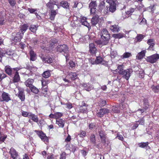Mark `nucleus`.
<instances>
[{
  "label": "nucleus",
  "mask_w": 159,
  "mask_h": 159,
  "mask_svg": "<svg viewBox=\"0 0 159 159\" xmlns=\"http://www.w3.org/2000/svg\"><path fill=\"white\" fill-rule=\"evenodd\" d=\"M99 16L98 15H96L94 16L91 19V23L93 25H96L98 21Z\"/></svg>",
  "instance_id": "nucleus-18"
},
{
  "label": "nucleus",
  "mask_w": 159,
  "mask_h": 159,
  "mask_svg": "<svg viewBox=\"0 0 159 159\" xmlns=\"http://www.w3.org/2000/svg\"><path fill=\"white\" fill-rule=\"evenodd\" d=\"M17 90H18L19 94L18 96L19 98L22 101H24L25 99V95L24 93V89L19 87L17 88L14 90L16 94V91ZM16 95H17V94H16Z\"/></svg>",
  "instance_id": "nucleus-6"
},
{
  "label": "nucleus",
  "mask_w": 159,
  "mask_h": 159,
  "mask_svg": "<svg viewBox=\"0 0 159 159\" xmlns=\"http://www.w3.org/2000/svg\"><path fill=\"white\" fill-rule=\"evenodd\" d=\"M143 108L145 110L148 108L149 107V104L147 99H145L143 101Z\"/></svg>",
  "instance_id": "nucleus-41"
},
{
  "label": "nucleus",
  "mask_w": 159,
  "mask_h": 159,
  "mask_svg": "<svg viewBox=\"0 0 159 159\" xmlns=\"http://www.w3.org/2000/svg\"><path fill=\"white\" fill-rule=\"evenodd\" d=\"M89 61L92 64H103V62L104 61H103L102 58L98 57H97L96 60H94V59L91 58L89 60Z\"/></svg>",
  "instance_id": "nucleus-10"
},
{
  "label": "nucleus",
  "mask_w": 159,
  "mask_h": 159,
  "mask_svg": "<svg viewBox=\"0 0 159 159\" xmlns=\"http://www.w3.org/2000/svg\"><path fill=\"white\" fill-rule=\"evenodd\" d=\"M46 6L49 9H51L54 8V4L52 2H49L46 4Z\"/></svg>",
  "instance_id": "nucleus-39"
},
{
  "label": "nucleus",
  "mask_w": 159,
  "mask_h": 159,
  "mask_svg": "<svg viewBox=\"0 0 159 159\" xmlns=\"http://www.w3.org/2000/svg\"><path fill=\"white\" fill-rule=\"evenodd\" d=\"M35 132L40 137L41 140L44 143L48 142V139L45 134L41 131L35 130Z\"/></svg>",
  "instance_id": "nucleus-4"
},
{
  "label": "nucleus",
  "mask_w": 159,
  "mask_h": 159,
  "mask_svg": "<svg viewBox=\"0 0 159 159\" xmlns=\"http://www.w3.org/2000/svg\"><path fill=\"white\" fill-rule=\"evenodd\" d=\"M38 26L34 25H31L30 27V30L33 33L35 32L37 30Z\"/></svg>",
  "instance_id": "nucleus-30"
},
{
  "label": "nucleus",
  "mask_w": 159,
  "mask_h": 159,
  "mask_svg": "<svg viewBox=\"0 0 159 159\" xmlns=\"http://www.w3.org/2000/svg\"><path fill=\"white\" fill-rule=\"evenodd\" d=\"M7 137V135H4L0 137V143L4 141Z\"/></svg>",
  "instance_id": "nucleus-56"
},
{
  "label": "nucleus",
  "mask_w": 159,
  "mask_h": 159,
  "mask_svg": "<svg viewBox=\"0 0 159 159\" xmlns=\"http://www.w3.org/2000/svg\"><path fill=\"white\" fill-rule=\"evenodd\" d=\"M80 21L82 25L89 28L90 25L88 21H87V18L85 17H83L81 18Z\"/></svg>",
  "instance_id": "nucleus-21"
},
{
  "label": "nucleus",
  "mask_w": 159,
  "mask_h": 159,
  "mask_svg": "<svg viewBox=\"0 0 159 159\" xmlns=\"http://www.w3.org/2000/svg\"><path fill=\"white\" fill-rule=\"evenodd\" d=\"M110 29L113 32H118L120 30L118 26L116 25L111 26L110 27Z\"/></svg>",
  "instance_id": "nucleus-28"
},
{
  "label": "nucleus",
  "mask_w": 159,
  "mask_h": 159,
  "mask_svg": "<svg viewBox=\"0 0 159 159\" xmlns=\"http://www.w3.org/2000/svg\"><path fill=\"white\" fill-rule=\"evenodd\" d=\"M1 102L5 101L8 102L9 101L11 100L10 95L8 93L3 92L2 93L1 95Z\"/></svg>",
  "instance_id": "nucleus-9"
},
{
  "label": "nucleus",
  "mask_w": 159,
  "mask_h": 159,
  "mask_svg": "<svg viewBox=\"0 0 159 159\" xmlns=\"http://www.w3.org/2000/svg\"><path fill=\"white\" fill-rule=\"evenodd\" d=\"M124 34L123 33H119L118 34H114L113 35V37L117 39H121L124 37Z\"/></svg>",
  "instance_id": "nucleus-31"
},
{
  "label": "nucleus",
  "mask_w": 159,
  "mask_h": 159,
  "mask_svg": "<svg viewBox=\"0 0 159 159\" xmlns=\"http://www.w3.org/2000/svg\"><path fill=\"white\" fill-rule=\"evenodd\" d=\"M34 82V80L33 79H29L25 81V84L26 86L29 87L30 88L33 86L32 84Z\"/></svg>",
  "instance_id": "nucleus-17"
},
{
  "label": "nucleus",
  "mask_w": 159,
  "mask_h": 159,
  "mask_svg": "<svg viewBox=\"0 0 159 159\" xmlns=\"http://www.w3.org/2000/svg\"><path fill=\"white\" fill-rule=\"evenodd\" d=\"M6 21L5 19V16L4 15L1 16L0 15V25H3Z\"/></svg>",
  "instance_id": "nucleus-33"
},
{
  "label": "nucleus",
  "mask_w": 159,
  "mask_h": 159,
  "mask_svg": "<svg viewBox=\"0 0 159 159\" xmlns=\"http://www.w3.org/2000/svg\"><path fill=\"white\" fill-rule=\"evenodd\" d=\"M21 112L22 116L25 117H28L29 118L30 116V114L31 113L30 112H27L24 111L23 110H21Z\"/></svg>",
  "instance_id": "nucleus-40"
},
{
  "label": "nucleus",
  "mask_w": 159,
  "mask_h": 159,
  "mask_svg": "<svg viewBox=\"0 0 159 159\" xmlns=\"http://www.w3.org/2000/svg\"><path fill=\"white\" fill-rule=\"evenodd\" d=\"M90 141L93 144H95V137L94 134H92L90 137Z\"/></svg>",
  "instance_id": "nucleus-43"
},
{
  "label": "nucleus",
  "mask_w": 159,
  "mask_h": 159,
  "mask_svg": "<svg viewBox=\"0 0 159 159\" xmlns=\"http://www.w3.org/2000/svg\"><path fill=\"white\" fill-rule=\"evenodd\" d=\"M99 133L102 141L105 142L106 136L105 131L103 130H100L99 131Z\"/></svg>",
  "instance_id": "nucleus-12"
},
{
  "label": "nucleus",
  "mask_w": 159,
  "mask_h": 159,
  "mask_svg": "<svg viewBox=\"0 0 159 159\" xmlns=\"http://www.w3.org/2000/svg\"><path fill=\"white\" fill-rule=\"evenodd\" d=\"M57 50L60 52H63L66 53L68 52V48L66 45H60L57 47Z\"/></svg>",
  "instance_id": "nucleus-7"
},
{
  "label": "nucleus",
  "mask_w": 159,
  "mask_h": 159,
  "mask_svg": "<svg viewBox=\"0 0 159 159\" xmlns=\"http://www.w3.org/2000/svg\"><path fill=\"white\" fill-rule=\"evenodd\" d=\"M67 77L74 80L77 78V75L75 72H70L67 76Z\"/></svg>",
  "instance_id": "nucleus-20"
},
{
  "label": "nucleus",
  "mask_w": 159,
  "mask_h": 159,
  "mask_svg": "<svg viewBox=\"0 0 159 159\" xmlns=\"http://www.w3.org/2000/svg\"><path fill=\"white\" fill-rule=\"evenodd\" d=\"M138 122H139V124L141 125H143L144 124V120L143 118H142L140 120H139L138 121H137Z\"/></svg>",
  "instance_id": "nucleus-58"
},
{
  "label": "nucleus",
  "mask_w": 159,
  "mask_h": 159,
  "mask_svg": "<svg viewBox=\"0 0 159 159\" xmlns=\"http://www.w3.org/2000/svg\"><path fill=\"white\" fill-rule=\"evenodd\" d=\"M9 2L12 6H14L16 3L15 0H8Z\"/></svg>",
  "instance_id": "nucleus-55"
},
{
  "label": "nucleus",
  "mask_w": 159,
  "mask_h": 159,
  "mask_svg": "<svg viewBox=\"0 0 159 159\" xmlns=\"http://www.w3.org/2000/svg\"><path fill=\"white\" fill-rule=\"evenodd\" d=\"M100 35L102 39L103 40V41L102 42V44L103 45L107 44L110 38V36L106 29L104 28L102 29Z\"/></svg>",
  "instance_id": "nucleus-1"
},
{
  "label": "nucleus",
  "mask_w": 159,
  "mask_h": 159,
  "mask_svg": "<svg viewBox=\"0 0 159 159\" xmlns=\"http://www.w3.org/2000/svg\"><path fill=\"white\" fill-rule=\"evenodd\" d=\"M58 12L57 10H52L51 11L50 13V18L51 20H54L55 16L57 14Z\"/></svg>",
  "instance_id": "nucleus-24"
},
{
  "label": "nucleus",
  "mask_w": 159,
  "mask_h": 159,
  "mask_svg": "<svg viewBox=\"0 0 159 159\" xmlns=\"http://www.w3.org/2000/svg\"><path fill=\"white\" fill-rule=\"evenodd\" d=\"M56 124L59 126L61 128H63L64 125L65 121L62 119H59L56 120Z\"/></svg>",
  "instance_id": "nucleus-23"
},
{
  "label": "nucleus",
  "mask_w": 159,
  "mask_h": 159,
  "mask_svg": "<svg viewBox=\"0 0 159 159\" xmlns=\"http://www.w3.org/2000/svg\"><path fill=\"white\" fill-rule=\"evenodd\" d=\"M66 154L65 152H63L60 155V159H65Z\"/></svg>",
  "instance_id": "nucleus-64"
},
{
  "label": "nucleus",
  "mask_w": 159,
  "mask_h": 159,
  "mask_svg": "<svg viewBox=\"0 0 159 159\" xmlns=\"http://www.w3.org/2000/svg\"><path fill=\"white\" fill-rule=\"evenodd\" d=\"M30 114V116L29 118L31 119L34 122L38 123L39 119L38 116L31 112Z\"/></svg>",
  "instance_id": "nucleus-16"
},
{
  "label": "nucleus",
  "mask_w": 159,
  "mask_h": 159,
  "mask_svg": "<svg viewBox=\"0 0 159 159\" xmlns=\"http://www.w3.org/2000/svg\"><path fill=\"white\" fill-rule=\"evenodd\" d=\"M30 89L32 92L35 94H37L39 92L38 89L34 85L30 88Z\"/></svg>",
  "instance_id": "nucleus-38"
},
{
  "label": "nucleus",
  "mask_w": 159,
  "mask_h": 159,
  "mask_svg": "<svg viewBox=\"0 0 159 159\" xmlns=\"http://www.w3.org/2000/svg\"><path fill=\"white\" fill-rule=\"evenodd\" d=\"M28 26L26 24L23 25L21 27L20 31L23 34V33L26 31L27 30Z\"/></svg>",
  "instance_id": "nucleus-32"
},
{
  "label": "nucleus",
  "mask_w": 159,
  "mask_h": 159,
  "mask_svg": "<svg viewBox=\"0 0 159 159\" xmlns=\"http://www.w3.org/2000/svg\"><path fill=\"white\" fill-rule=\"evenodd\" d=\"M111 57L112 58H114L117 56V52L116 51H114L111 53Z\"/></svg>",
  "instance_id": "nucleus-49"
},
{
  "label": "nucleus",
  "mask_w": 159,
  "mask_h": 159,
  "mask_svg": "<svg viewBox=\"0 0 159 159\" xmlns=\"http://www.w3.org/2000/svg\"><path fill=\"white\" fill-rule=\"evenodd\" d=\"M14 73L15 74L13 77V81L14 82H17L20 80V77L17 71H16Z\"/></svg>",
  "instance_id": "nucleus-26"
},
{
  "label": "nucleus",
  "mask_w": 159,
  "mask_h": 159,
  "mask_svg": "<svg viewBox=\"0 0 159 159\" xmlns=\"http://www.w3.org/2000/svg\"><path fill=\"white\" fill-rule=\"evenodd\" d=\"M50 72V71L49 70H47L44 72L42 74L43 77L45 78H48L51 75Z\"/></svg>",
  "instance_id": "nucleus-34"
},
{
  "label": "nucleus",
  "mask_w": 159,
  "mask_h": 159,
  "mask_svg": "<svg viewBox=\"0 0 159 159\" xmlns=\"http://www.w3.org/2000/svg\"><path fill=\"white\" fill-rule=\"evenodd\" d=\"M48 81H46L45 80H43L41 81L42 87H47V85L48 84Z\"/></svg>",
  "instance_id": "nucleus-50"
},
{
  "label": "nucleus",
  "mask_w": 159,
  "mask_h": 159,
  "mask_svg": "<svg viewBox=\"0 0 159 159\" xmlns=\"http://www.w3.org/2000/svg\"><path fill=\"white\" fill-rule=\"evenodd\" d=\"M96 8H90V14L93 16L95 15L96 13Z\"/></svg>",
  "instance_id": "nucleus-47"
},
{
  "label": "nucleus",
  "mask_w": 159,
  "mask_h": 159,
  "mask_svg": "<svg viewBox=\"0 0 159 159\" xmlns=\"http://www.w3.org/2000/svg\"><path fill=\"white\" fill-rule=\"evenodd\" d=\"M89 51L92 54H95L97 52V49L93 43H90L89 45Z\"/></svg>",
  "instance_id": "nucleus-14"
},
{
  "label": "nucleus",
  "mask_w": 159,
  "mask_h": 159,
  "mask_svg": "<svg viewBox=\"0 0 159 159\" xmlns=\"http://www.w3.org/2000/svg\"><path fill=\"white\" fill-rule=\"evenodd\" d=\"M152 88V90L154 92H158L159 91V85H157L156 86H155L154 85H153Z\"/></svg>",
  "instance_id": "nucleus-45"
},
{
  "label": "nucleus",
  "mask_w": 159,
  "mask_h": 159,
  "mask_svg": "<svg viewBox=\"0 0 159 159\" xmlns=\"http://www.w3.org/2000/svg\"><path fill=\"white\" fill-rule=\"evenodd\" d=\"M41 58L43 61L46 63H51L53 61L52 59L49 57H44L42 56L41 57Z\"/></svg>",
  "instance_id": "nucleus-19"
},
{
  "label": "nucleus",
  "mask_w": 159,
  "mask_h": 159,
  "mask_svg": "<svg viewBox=\"0 0 159 159\" xmlns=\"http://www.w3.org/2000/svg\"><path fill=\"white\" fill-rule=\"evenodd\" d=\"M158 59H159V55L155 54L147 57L146 60L148 62L151 63H154L156 62Z\"/></svg>",
  "instance_id": "nucleus-3"
},
{
  "label": "nucleus",
  "mask_w": 159,
  "mask_h": 159,
  "mask_svg": "<svg viewBox=\"0 0 159 159\" xmlns=\"http://www.w3.org/2000/svg\"><path fill=\"white\" fill-rule=\"evenodd\" d=\"M138 122L137 121L134 123V125L132 126V129H136L139 126V124H138Z\"/></svg>",
  "instance_id": "nucleus-57"
},
{
  "label": "nucleus",
  "mask_w": 159,
  "mask_h": 159,
  "mask_svg": "<svg viewBox=\"0 0 159 159\" xmlns=\"http://www.w3.org/2000/svg\"><path fill=\"white\" fill-rule=\"evenodd\" d=\"M89 39V37L88 35H86L82 37V38H80L79 40L80 41L86 42Z\"/></svg>",
  "instance_id": "nucleus-37"
},
{
  "label": "nucleus",
  "mask_w": 159,
  "mask_h": 159,
  "mask_svg": "<svg viewBox=\"0 0 159 159\" xmlns=\"http://www.w3.org/2000/svg\"><path fill=\"white\" fill-rule=\"evenodd\" d=\"M124 68V66L123 65H119L118 66L117 68L118 70H119L118 73L120 74V72H123L124 70L123 69Z\"/></svg>",
  "instance_id": "nucleus-48"
},
{
  "label": "nucleus",
  "mask_w": 159,
  "mask_h": 159,
  "mask_svg": "<svg viewBox=\"0 0 159 159\" xmlns=\"http://www.w3.org/2000/svg\"><path fill=\"white\" fill-rule=\"evenodd\" d=\"M5 70L6 72L9 75H11L12 73H14L15 71H17L19 70L18 68H15L12 69L10 66H5Z\"/></svg>",
  "instance_id": "nucleus-8"
},
{
  "label": "nucleus",
  "mask_w": 159,
  "mask_h": 159,
  "mask_svg": "<svg viewBox=\"0 0 159 159\" xmlns=\"http://www.w3.org/2000/svg\"><path fill=\"white\" fill-rule=\"evenodd\" d=\"M147 43L150 45L148 49H151L155 45L154 40L153 39H150L147 41Z\"/></svg>",
  "instance_id": "nucleus-25"
},
{
  "label": "nucleus",
  "mask_w": 159,
  "mask_h": 159,
  "mask_svg": "<svg viewBox=\"0 0 159 159\" xmlns=\"http://www.w3.org/2000/svg\"><path fill=\"white\" fill-rule=\"evenodd\" d=\"M83 86L84 88V90L88 91H89L93 89L92 85L88 83L83 84Z\"/></svg>",
  "instance_id": "nucleus-15"
},
{
  "label": "nucleus",
  "mask_w": 159,
  "mask_h": 159,
  "mask_svg": "<svg viewBox=\"0 0 159 159\" xmlns=\"http://www.w3.org/2000/svg\"><path fill=\"white\" fill-rule=\"evenodd\" d=\"M131 56V54L130 53L126 52L124 53L122 55V57L123 58H127Z\"/></svg>",
  "instance_id": "nucleus-42"
},
{
  "label": "nucleus",
  "mask_w": 159,
  "mask_h": 159,
  "mask_svg": "<svg viewBox=\"0 0 159 159\" xmlns=\"http://www.w3.org/2000/svg\"><path fill=\"white\" fill-rule=\"evenodd\" d=\"M69 65L70 66L71 68L75 67V64L73 61H70L69 62Z\"/></svg>",
  "instance_id": "nucleus-59"
},
{
  "label": "nucleus",
  "mask_w": 159,
  "mask_h": 159,
  "mask_svg": "<svg viewBox=\"0 0 159 159\" xmlns=\"http://www.w3.org/2000/svg\"><path fill=\"white\" fill-rule=\"evenodd\" d=\"M107 2L109 3V11L111 12H113L116 10V5L118 4V2L116 0H107Z\"/></svg>",
  "instance_id": "nucleus-2"
},
{
  "label": "nucleus",
  "mask_w": 159,
  "mask_h": 159,
  "mask_svg": "<svg viewBox=\"0 0 159 159\" xmlns=\"http://www.w3.org/2000/svg\"><path fill=\"white\" fill-rule=\"evenodd\" d=\"M30 60L32 61H34L36 59V54L33 50H31L30 52Z\"/></svg>",
  "instance_id": "nucleus-27"
},
{
  "label": "nucleus",
  "mask_w": 159,
  "mask_h": 159,
  "mask_svg": "<svg viewBox=\"0 0 159 159\" xmlns=\"http://www.w3.org/2000/svg\"><path fill=\"white\" fill-rule=\"evenodd\" d=\"M21 39V38L20 37H15L13 40L15 42H17L20 41Z\"/></svg>",
  "instance_id": "nucleus-60"
},
{
  "label": "nucleus",
  "mask_w": 159,
  "mask_h": 159,
  "mask_svg": "<svg viewBox=\"0 0 159 159\" xmlns=\"http://www.w3.org/2000/svg\"><path fill=\"white\" fill-rule=\"evenodd\" d=\"M139 147L142 148H147L148 145V142L141 143L138 144Z\"/></svg>",
  "instance_id": "nucleus-36"
},
{
  "label": "nucleus",
  "mask_w": 159,
  "mask_h": 159,
  "mask_svg": "<svg viewBox=\"0 0 159 159\" xmlns=\"http://www.w3.org/2000/svg\"><path fill=\"white\" fill-rule=\"evenodd\" d=\"M105 3L102 2L99 6V9L100 11H102L105 7Z\"/></svg>",
  "instance_id": "nucleus-53"
},
{
  "label": "nucleus",
  "mask_w": 159,
  "mask_h": 159,
  "mask_svg": "<svg viewBox=\"0 0 159 159\" xmlns=\"http://www.w3.org/2000/svg\"><path fill=\"white\" fill-rule=\"evenodd\" d=\"M9 153L13 159H17L19 155L15 150H10Z\"/></svg>",
  "instance_id": "nucleus-13"
},
{
  "label": "nucleus",
  "mask_w": 159,
  "mask_h": 159,
  "mask_svg": "<svg viewBox=\"0 0 159 159\" xmlns=\"http://www.w3.org/2000/svg\"><path fill=\"white\" fill-rule=\"evenodd\" d=\"M97 6V4L96 1H92L90 3L89 7L90 8H96Z\"/></svg>",
  "instance_id": "nucleus-35"
},
{
  "label": "nucleus",
  "mask_w": 159,
  "mask_h": 159,
  "mask_svg": "<svg viewBox=\"0 0 159 159\" xmlns=\"http://www.w3.org/2000/svg\"><path fill=\"white\" fill-rule=\"evenodd\" d=\"M146 52V50H143L139 53L136 56V58L139 60L142 59L145 56Z\"/></svg>",
  "instance_id": "nucleus-22"
},
{
  "label": "nucleus",
  "mask_w": 159,
  "mask_h": 159,
  "mask_svg": "<svg viewBox=\"0 0 159 159\" xmlns=\"http://www.w3.org/2000/svg\"><path fill=\"white\" fill-rule=\"evenodd\" d=\"M61 6L66 9L69 8V5L67 2L66 1H61Z\"/></svg>",
  "instance_id": "nucleus-29"
},
{
  "label": "nucleus",
  "mask_w": 159,
  "mask_h": 159,
  "mask_svg": "<svg viewBox=\"0 0 159 159\" xmlns=\"http://www.w3.org/2000/svg\"><path fill=\"white\" fill-rule=\"evenodd\" d=\"M109 112V110L107 109H101L97 113L98 116L99 117H102L104 114Z\"/></svg>",
  "instance_id": "nucleus-11"
},
{
  "label": "nucleus",
  "mask_w": 159,
  "mask_h": 159,
  "mask_svg": "<svg viewBox=\"0 0 159 159\" xmlns=\"http://www.w3.org/2000/svg\"><path fill=\"white\" fill-rule=\"evenodd\" d=\"M132 72V70L131 69H127L124 70L123 72L120 71V75H121L123 78L128 80Z\"/></svg>",
  "instance_id": "nucleus-5"
},
{
  "label": "nucleus",
  "mask_w": 159,
  "mask_h": 159,
  "mask_svg": "<svg viewBox=\"0 0 159 159\" xmlns=\"http://www.w3.org/2000/svg\"><path fill=\"white\" fill-rule=\"evenodd\" d=\"M116 138H117L121 140V141H123L124 139V138L122 136V135L119 132L117 133V136Z\"/></svg>",
  "instance_id": "nucleus-51"
},
{
  "label": "nucleus",
  "mask_w": 159,
  "mask_h": 159,
  "mask_svg": "<svg viewBox=\"0 0 159 159\" xmlns=\"http://www.w3.org/2000/svg\"><path fill=\"white\" fill-rule=\"evenodd\" d=\"M28 10L30 13H33L37 11V9L29 8L28 9Z\"/></svg>",
  "instance_id": "nucleus-54"
},
{
  "label": "nucleus",
  "mask_w": 159,
  "mask_h": 159,
  "mask_svg": "<svg viewBox=\"0 0 159 159\" xmlns=\"http://www.w3.org/2000/svg\"><path fill=\"white\" fill-rule=\"evenodd\" d=\"M144 37L143 35L142 34H139L136 37V39L137 41L140 42L143 38Z\"/></svg>",
  "instance_id": "nucleus-52"
},
{
  "label": "nucleus",
  "mask_w": 159,
  "mask_h": 159,
  "mask_svg": "<svg viewBox=\"0 0 159 159\" xmlns=\"http://www.w3.org/2000/svg\"><path fill=\"white\" fill-rule=\"evenodd\" d=\"M134 9L132 8H131L129 9V11H127L126 13L128 14H130L131 13H133L134 12Z\"/></svg>",
  "instance_id": "nucleus-63"
},
{
  "label": "nucleus",
  "mask_w": 159,
  "mask_h": 159,
  "mask_svg": "<svg viewBox=\"0 0 159 159\" xmlns=\"http://www.w3.org/2000/svg\"><path fill=\"white\" fill-rule=\"evenodd\" d=\"M42 90L43 93H46L48 91V88H47V87H42Z\"/></svg>",
  "instance_id": "nucleus-62"
},
{
  "label": "nucleus",
  "mask_w": 159,
  "mask_h": 159,
  "mask_svg": "<svg viewBox=\"0 0 159 159\" xmlns=\"http://www.w3.org/2000/svg\"><path fill=\"white\" fill-rule=\"evenodd\" d=\"M55 114V119H56L57 120V119L61 117L62 116V114L61 113L59 112H57L54 113Z\"/></svg>",
  "instance_id": "nucleus-46"
},
{
  "label": "nucleus",
  "mask_w": 159,
  "mask_h": 159,
  "mask_svg": "<svg viewBox=\"0 0 159 159\" xmlns=\"http://www.w3.org/2000/svg\"><path fill=\"white\" fill-rule=\"evenodd\" d=\"M80 111L81 112L83 113H86L87 112V109L86 108L81 107L80 109Z\"/></svg>",
  "instance_id": "nucleus-61"
},
{
  "label": "nucleus",
  "mask_w": 159,
  "mask_h": 159,
  "mask_svg": "<svg viewBox=\"0 0 159 159\" xmlns=\"http://www.w3.org/2000/svg\"><path fill=\"white\" fill-rule=\"evenodd\" d=\"M86 134V133L85 131L83 130H81L80 131V133L78 134L77 136L78 137L79 136L80 137L83 138L85 136Z\"/></svg>",
  "instance_id": "nucleus-44"
}]
</instances>
